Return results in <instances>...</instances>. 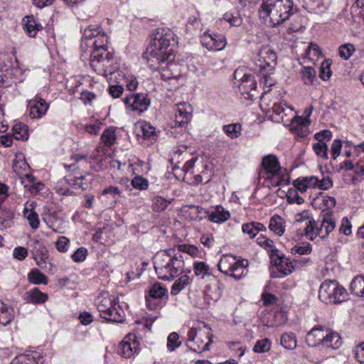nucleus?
Returning <instances> with one entry per match:
<instances>
[{"instance_id":"1","label":"nucleus","mask_w":364,"mask_h":364,"mask_svg":"<svg viewBox=\"0 0 364 364\" xmlns=\"http://www.w3.org/2000/svg\"><path fill=\"white\" fill-rule=\"evenodd\" d=\"M174 33L168 28H157L151 34L149 46L145 55L149 61L165 63V60H174Z\"/></svg>"},{"instance_id":"2","label":"nucleus","mask_w":364,"mask_h":364,"mask_svg":"<svg viewBox=\"0 0 364 364\" xmlns=\"http://www.w3.org/2000/svg\"><path fill=\"white\" fill-rule=\"evenodd\" d=\"M154 267L159 279L171 281L181 274L185 267L183 257L175 248L162 250L154 257Z\"/></svg>"},{"instance_id":"3","label":"nucleus","mask_w":364,"mask_h":364,"mask_svg":"<svg viewBox=\"0 0 364 364\" xmlns=\"http://www.w3.org/2000/svg\"><path fill=\"white\" fill-rule=\"evenodd\" d=\"M296 11L292 0H263L260 14L269 16L274 26L282 23Z\"/></svg>"},{"instance_id":"4","label":"nucleus","mask_w":364,"mask_h":364,"mask_svg":"<svg viewBox=\"0 0 364 364\" xmlns=\"http://www.w3.org/2000/svg\"><path fill=\"white\" fill-rule=\"evenodd\" d=\"M89 56L90 65L98 75L106 78L112 76L118 69L113 54L107 50V46L99 49L92 50L85 55Z\"/></svg>"},{"instance_id":"5","label":"nucleus","mask_w":364,"mask_h":364,"mask_svg":"<svg viewBox=\"0 0 364 364\" xmlns=\"http://www.w3.org/2000/svg\"><path fill=\"white\" fill-rule=\"evenodd\" d=\"M118 302L117 299L107 292H103L98 296L96 299V305L101 317L107 321L124 322L125 313Z\"/></svg>"},{"instance_id":"6","label":"nucleus","mask_w":364,"mask_h":364,"mask_svg":"<svg viewBox=\"0 0 364 364\" xmlns=\"http://www.w3.org/2000/svg\"><path fill=\"white\" fill-rule=\"evenodd\" d=\"M108 37L97 25H90L85 28L81 40L82 58L92 50L107 46Z\"/></svg>"},{"instance_id":"7","label":"nucleus","mask_w":364,"mask_h":364,"mask_svg":"<svg viewBox=\"0 0 364 364\" xmlns=\"http://www.w3.org/2000/svg\"><path fill=\"white\" fill-rule=\"evenodd\" d=\"M346 290L334 280H325L320 286L319 299L326 304H338L346 300Z\"/></svg>"},{"instance_id":"8","label":"nucleus","mask_w":364,"mask_h":364,"mask_svg":"<svg viewBox=\"0 0 364 364\" xmlns=\"http://www.w3.org/2000/svg\"><path fill=\"white\" fill-rule=\"evenodd\" d=\"M248 265L247 259L237 260L235 257L226 255L220 259L218 267L223 274L239 280L245 275V271Z\"/></svg>"},{"instance_id":"9","label":"nucleus","mask_w":364,"mask_h":364,"mask_svg":"<svg viewBox=\"0 0 364 364\" xmlns=\"http://www.w3.org/2000/svg\"><path fill=\"white\" fill-rule=\"evenodd\" d=\"M277 60V55L273 48L269 46H262L256 60V65L259 68V72L268 70V73H273Z\"/></svg>"},{"instance_id":"10","label":"nucleus","mask_w":364,"mask_h":364,"mask_svg":"<svg viewBox=\"0 0 364 364\" xmlns=\"http://www.w3.org/2000/svg\"><path fill=\"white\" fill-rule=\"evenodd\" d=\"M167 299V289L159 283L154 284L146 295V306L150 310L161 309Z\"/></svg>"},{"instance_id":"11","label":"nucleus","mask_w":364,"mask_h":364,"mask_svg":"<svg viewBox=\"0 0 364 364\" xmlns=\"http://www.w3.org/2000/svg\"><path fill=\"white\" fill-rule=\"evenodd\" d=\"M274 252L269 258L271 263L277 267L278 272H272L271 274L272 277H282L291 274L295 269L292 262L286 257L279 250H274Z\"/></svg>"},{"instance_id":"12","label":"nucleus","mask_w":364,"mask_h":364,"mask_svg":"<svg viewBox=\"0 0 364 364\" xmlns=\"http://www.w3.org/2000/svg\"><path fill=\"white\" fill-rule=\"evenodd\" d=\"M127 107L132 111L143 112L150 106V99L146 93H132L124 100Z\"/></svg>"},{"instance_id":"13","label":"nucleus","mask_w":364,"mask_h":364,"mask_svg":"<svg viewBox=\"0 0 364 364\" xmlns=\"http://www.w3.org/2000/svg\"><path fill=\"white\" fill-rule=\"evenodd\" d=\"M139 350V342L137 340V336L135 333H130L119 343L117 352L122 356L128 358L135 354H138Z\"/></svg>"},{"instance_id":"14","label":"nucleus","mask_w":364,"mask_h":364,"mask_svg":"<svg viewBox=\"0 0 364 364\" xmlns=\"http://www.w3.org/2000/svg\"><path fill=\"white\" fill-rule=\"evenodd\" d=\"M200 42L202 46L208 50L220 51L223 50L227 45L224 35L215 33H210L209 32H205L201 36Z\"/></svg>"},{"instance_id":"15","label":"nucleus","mask_w":364,"mask_h":364,"mask_svg":"<svg viewBox=\"0 0 364 364\" xmlns=\"http://www.w3.org/2000/svg\"><path fill=\"white\" fill-rule=\"evenodd\" d=\"M28 108L32 119H41L47 113L49 104L38 93L36 95L33 99L28 101Z\"/></svg>"},{"instance_id":"16","label":"nucleus","mask_w":364,"mask_h":364,"mask_svg":"<svg viewBox=\"0 0 364 364\" xmlns=\"http://www.w3.org/2000/svg\"><path fill=\"white\" fill-rule=\"evenodd\" d=\"M238 87L245 99L252 100L256 97L257 82L252 74H244Z\"/></svg>"},{"instance_id":"17","label":"nucleus","mask_w":364,"mask_h":364,"mask_svg":"<svg viewBox=\"0 0 364 364\" xmlns=\"http://www.w3.org/2000/svg\"><path fill=\"white\" fill-rule=\"evenodd\" d=\"M336 228V221L333 218V211L326 212L319 220L318 227H316V232L315 236H318L321 239H325L328 237Z\"/></svg>"},{"instance_id":"18","label":"nucleus","mask_w":364,"mask_h":364,"mask_svg":"<svg viewBox=\"0 0 364 364\" xmlns=\"http://www.w3.org/2000/svg\"><path fill=\"white\" fill-rule=\"evenodd\" d=\"M330 328L323 326H316L308 332L306 336V342L309 347L321 346L325 339V335Z\"/></svg>"},{"instance_id":"19","label":"nucleus","mask_w":364,"mask_h":364,"mask_svg":"<svg viewBox=\"0 0 364 364\" xmlns=\"http://www.w3.org/2000/svg\"><path fill=\"white\" fill-rule=\"evenodd\" d=\"M301 6L309 13H324L331 4V0H298Z\"/></svg>"},{"instance_id":"20","label":"nucleus","mask_w":364,"mask_h":364,"mask_svg":"<svg viewBox=\"0 0 364 364\" xmlns=\"http://www.w3.org/2000/svg\"><path fill=\"white\" fill-rule=\"evenodd\" d=\"M209 284L205 289V296L213 301H217L223 294V284L214 276L208 279Z\"/></svg>"},{"instance_id":"21","label":"nucleus","mask_w":364,"mask_h":364,"mask_svg":"<svg viewBox=\"0 0 364 364\" xmlns=\"http://www.w3.org/2000/svg\"><path fill=\"white\" fill-rule=\"evenodd\" d=\"M159 66L154 68L160 74L161 78L164 80H176L179 76L175 70L177 65L173 63V60H165V63H157Z\"/></svg>"},{"instance_id":"22","label":"nucleus","mask_w":364,"mask_h":364,"mask_svg":"<svg viewBox=\"0 0 364 364\" xmlns=\"http://www.w3.org/2000/svg\"><path fill=\"white\" fill-rule=\"evenodd\" d=\"M22 25L24 32L31 38H35L37 33L43 28L42 24L33 15L24 16Z\"/></svg>"},{"instance_id":"23","label":"nucleus","mask_w":364,"mask_h":364,"mask_svg":"<svg viewBox=\"0 0 364 364\" xmlns=\"http://www.w3.org/2000/svg\"><path fill=\"white\" fill-rule=\"evenodd\" d=\"M262 165L265 172L274 179L278 172L281 171V166L277 157L273 154H269L263 157Z\"/></svg>"},{"instance_id":"24","label":"nucleus","mask_w":364,"mask_h":364,"mask_svg":"<svg viewBox=\"0 0 364 364\" xmlns=\"http://www.w3.org/2000/svg\"><path fill=\"white\" fill-rule=\"evenodd\" d=\"M137 136H141L144 139L149 140L151 143L157 139V132L154 127L149 122H144L137 127Z\"/></svg>"},{"instance_id":"25","label":"nucleus","mask_w":364,"mask_h":364,"mask_svg":"<svg viewBox=\"0 0 364 364\" xmlns=\"http://www.w3.org/2000/svg\"><path fill=\"white\" fill-rule=\"evenodd\" d=\"M342 344V340L340 334L332 329L325 335V339L322 343V346L333 350L338 349Z\"/></svg>"},{"instance_id":"26","label":"nucleus","mask_w":364,"mask_h":364,"mask_svg":"<svg viewBox=\"0 0 364 364\" xmlns=\"http://www.w3.org/2000/svg\"><path fill=\"white\" fill-rule=\"evenodd\" d=\"M24 300L28 303L43 304L48 300L47 294L41 292L38 288L35 287L23 295Z\"/></svg>"},{"instance_id":"27","label":"nucleus","mask_w":364,"mask_h":364,"mask_svg":"<svg viewBox=\"0 0 364 364\" xmlns=\"http://www.w3.org/2000/svg\"><path fill=\"white\" fill-rule=\"evenodd\" d=\"M14 318V310L0 300V325L6 326Z\"/></svg>"},{"instance_id":"28","label":"nucleus","mask_w":364,"mask_h":364,"mask_svg":"<svg viewBox=\"0 0 364 364\" xmlns=\"http://www.w3.org/2000/svg\"><path fill=\"white\" fill-rule=\"evenodd\" d=\"M269 228L277 235L282 236L285 231V221L280 215H274L269 220Z\"/></svg>"},{"instance_id":"29","label":"nucleus","mask_w":364,"mask_h":364,"mask_svg":"<svg viewBox=\"0 0 364 364\" xmlns=\"http://www.w3.org/2000/svg\"><path fill=\"white\" fill-rule=\"evenodd\" d=\"M230 218V213L228 210H225L222 206H217L215 211L208 213L209 220L216 223H224Z\"/></svg>"},{"instance_id":"30","label":"nucleus","mask_w":364,"mask_h":364,"mask_svg":"<svg viewBox=\"0 0 364 364\" xmlns=\"http://www.w3.org/2000/svg\"><path fill=\"white\" fill-rule=\"evenodd\" d=\"M192 282V279L188 277V275L183 274L178 279H176L172 285L171 294L172 295H177L180 293L183 289H184L187 286L191 284Z\"/></svg>"},{"instance_id":"31","label":"nucleus","mask_w":364,"mask_h":364,"mask_svg":"<svg viewBox=\"0 0 364 364\" xmlns=\"http://www.w3.org/2000/svg\"><path fill=\"white\" fill-rule=\"evenodd\" d=\"M31 254L35 261L48 259V250L45 245L39 241L35 242Z\"/></svg>"},{"instance_id":"32","label":"nucleus","mask_w":364,"mask_h":364,"mask_svg":"<svg viewBox=\"0 0 364 364\" xmlns=\"http://www.w3.org/2000/svg\"><path fill=\"white\" fill-rule=\"evenodd\" d=\"M351 293L364 297V277L357 276L354 277L350 285Z\"/></svg>"},{"instance_id":"33","label":"nucleus","mask_w":364,"mask_h":364,"mask_svg":"<svg viewBox=\"0 0 364 364\" xmlns=\"http://www.w3.org/2000/svg\"><path fill=\"white\" fill-rule=\"evenodd\" d=\"M301 80L306 85H313L316 80V72L315 69L311 66H304L301 72Z\"/></svg>"},{"instance_id":"34","label":"nucleus","mask_w":364,"mask_h":364,"mask_svg":"<svg viewBox=\"0 0 364 364\" xmlns=\"http://www.w3.org/2000/svg\"><path fill=\"white\" fill-rule=\"evenodd\" d=\"M280 344L287 350H294L296 347V338L294 333L287 332L281 336Z\"/></svg>"},{"instance_id":"35","label":"nucleus","mask_w":364,"mask_h":364,"mask_svg":"<svg viewBox=\"0 0 364 364\" xmlns=\"http://www.w3.org/2000/svg\"><path fill=\"white\" fill-rule=\"evenodd\" d=\"M28 281L34 284H47L48 278L38 269L33 268L28 274Z\"/></svg>"},{"instance_id":"36","label":"nucleus","mask_w":364,"mask_h":364,"mask_svg":"<svg viewBox=\"0 0 364 364\" xmlns=\"http://www.w3.org/2000/svg\"><path fill=\"white\" fill-rule=\"evenodd\" d=\"M364 178V156H360L357 154L355 159V175L352 177V181L355 183Z\"/></svg>"},{"instance_id":"37","label":"nucleus","mask_w":364,"mask_h":364,"mask_svg":"<svg viewBox=\"0 0 364 364\" xmlns=\"http://www.w3.org/2000/svg\"><path fill=\"white\" fill-rule=\"evenodd\" d=\"M13 134L16 140L26 141L28 139V126L22 123L16 124L13 127Z\"/></svg>"},{"instance_id":"38","label":"nucleus","mask_w":364,"mask_h":364,"mask_svg":"<svg viewBox=\"0 0 364 364\" xmlns=\"http://www.w3.org/2000/svg\"><path fill=\"white\" fill-rule=\"evenodd\" d=\"M257 243L262 247H263L269 254V256L270 257L272 255L273 253H274V250H278L274 245L273 240L260 235L257 239Z\"/></svg>"},{"instance_id":"39","label":"nucleus","mask_w":364,"mask_h":364,"mask_svg":"<svg viewBox=\"0 0 364 364\" xmlns=\"http://www.w3.org/2000/svg\"><path fill=\"white\" fill-rule=\"evenodd\" d=\"M193 270L196 276L202 275V278L205 276L209 278L213 276L210 267L204 262H195L193 264Z\"/></svg>"},{"instance_id":"40","label":"nucleus","mask_w":364,"mask_h":364,"mask_svg":"<svg viewBox=\"0 0 364 364\" xmlns=\"http://www.w3.org/2000/svg\"><path fill=\"white\" fill-rule=\"evenodd\" d=\"M223 130L229 137L235 139L241 134V125L238 123L224 125Z\"/></svg>"},{"instance_id":"41","label":"nucleus","mask_w":364,"mask_h":364,"mask_svg":"<svg viewBox=\"0 0 364 364\" xmlns=\"http://www.w3.org/2000/svg\"><path fill=\"white\" fill-rule=\"evenodd\" d=\"M115 131L112 129H106L101 135L102 142L107 146L110 147L115 143Z\"/></svg>"},{"instance_id":"42","label":"nucleus","mask_w":364,"mask_h":364,"mask_svg":"<svg viewBox=\"0 0 364 364\" xmlns=\"http://www.w3.org/2000/svg\"><path fill=\"white\" fill-rule=\"evenodd\" d=\"M312 251L311 245L309 242H302L294 245L291 252L293 255L298 254L299 255H309Z\"/></svg>"},{"instance_id":"43","label":"nucleus","mask_w":364,"mask_h":364,"mask_svg":"<svg viewBox=\"0 0 364 364\" xmlns=\"http://www.w3.org/2000/svg\"><path fill=\"white\" fill-rule=\"evenodd\" d=\"M223 20L228 22L232 26H240L242 23V18L238 12H226L223 15Z\"/></svg>"},{"instance_id":"44","label":"nucleus","mask_w":364,"mask_h":364,"mask_svg":"<svg viewBox=\"0 0 364 364\" xmlns=\"http://www.w3.org/2000/svg\"><path fill=\"white\" fill-rule=\"evenodd\" d=\"M170 201L161 196H156L153 199V210L156 212L164 211L170 204Z\"/></svg>"},{"instance_id":"45","label":"nucleus","mask_w":364,"mask_h":364,"mask_svg":"<svg viewBox=\"0 0 364 364\" xmlns=\"http://www.w3.org/2000/svg\"><path fill=\"white\" fill-rule=\"evenodd\" d=\"M179 340V335L176 332H172L169 334L167 338V348L169 351L172 352L178 348L181 343Z\"/></svg>"},{"instance_id":"46","label":"nucleus","mask_w":364,"mask_h":364,"mask_svg":"<svg viewBox=\"0 0 364 364\" xmlns=\"http://www.w3.org/2000/svg\"><path fill=\"white\" fill-rule=\"evenodd\" d=\"M271 348V341L268 338L259 340L256 342L253 350L257 353L268 352Z\"/></svg>"},{"instance_id":"47","label":"nucleus","mask_w":364,"mask_h":364,"mask_svg":"<svg viewBox=\"0 0 364 364\" xmlns=\"http://www.w3.org/2000/svg\"><path fill=\"white\" fill-rule=\"evenodd\" d=\"M87 176H69L68 177H65V180L66 183L72 186L73 188L77 189L83 190L85 186H83L82 184V181L86 180Z\"/></svg>"},{"instance_id":"48","label":"nucleus","mask_w":364,"mask_h":364,"mask_svg":"<svg viewBox=\"0 0 364 364\" xmlns=\"http://www.w3.org/2000/svg\"><path fill=\"white\" fill-rule=\"evenodd\" d=\"M24 216L29 222L31 228L37 229L39 227L38 215L34 211H29L27 208L24 209Z\"/></svg>"},{"instance_id":"49","label":"nucleus","mask_w":364,"mask_h":364,"mask_svg":"<svg viewBox=\"0 0 364 364\" xmlns=\"http://www.w3.org/2000/svg\"><path fill=\"white\" fill-rule=\"evenodd\" d=\"M313 149L315 153L323 159H327L328 156V146L325 142L318 141L313 145Z\"/></svg>"},{"instance_id":"50","label":"nucleus","mask_w":364,"mask_h":364,"mask_svg":"<svg viewBox=\"0 0 364 364\" xmlns=\"http://www.w3.org/2000/svg\"><path fill=\"white\" fill-rule=\"evenodd\" d=\"M318 223H319V220L316 222L314 220H309L306 224V227L305 228V235L310 240H314L316 237L315 236V233L316 232V227H318Z\"/></svg>"},{"instance_id":"51","label":"nucleus","mask_w":364,"mask_h":364,"mask_svg":"<svg viewBox=\"0 0 364 364\" xmlns=\"http://www.w3.org/2000/svg\"><path fill=\"white\" fill-rule=\"evenodd\" d=\"M355 49L353 44L346 43L339 47V55L344 60H348L355 52Z\"/></svg>"},{"instance_id":"52","label":"nucleus","mask_w":364,"mask_h":364,"mask_svg":"<svg viewBox=\"0 0 364 364\" xmlns=\"http://www.w3.org/2000/svg\"><path fill=\"white\" fill-rule=\"evenodd\" d=\"M131 183L134 188L140 191L146 190L149 187L148 180L139 176H135Z\"/></svg>"},{"instance_id":"53","label":"nucleus","mask_w":364,"mask_h":364,"mask_svg":"<svg viewBox=\"0 0 364 364\" xmlns=\"http://www.w3.org/2000/svg\"><path fill=\"white\" fill-rule=\"evenodd\" d=\"M212 337H213L212 335L207 336V338H208V342L206 343L203 346H201V345L203 343V340L197 338V340L195 341V342H194V343L197 345V348H193L191 346H189L188 345H187V346H188V348H189L190 350L193 351V352H197L198 350H200V352L201 351L208 350H209V346H210V343L213 342Z\"/></svg>"},{"instance_id":"54","label":"nucleus","mask_w":364,"mask_h":364,"mask_svg":"<svg viewBox=\"0 0 364 364\" xmlns=\"http://www.w3.org/2000/svg\"><path fill=\"white\" fill-rule=\"evenodd\" d=\"M287 200L290 203H297L299 205L302 204L304 202L303 198H301L296 189L289 188L287 193Z\"/></svg>"},{"instance_id":"55","label":"nucleus","mask_w":364,"mask_h":364,"mask_svg":"<svg viewBox=\"0 0 364 364\" xmlns=\"http://www.w3.org/2000/svg\"><path fill=\"white\" fill-rule=\"evenodd\" d=\"M330 67L331 63L327 60H325L321 63L319 70V77L323 80H328L331 77L332 72Z\"/></svg>"},{"instance_id":"56","label":"nucleus","mask_w":364,"mask_h":364,"mask_svg":"<svg viewBox=\"0 0 364 364\" xmlns=\"http://www.w3.org/2000/svg\"><path fill=\"white\" fill-rule=\"evenodd\" d=\"M267 179L271 181V183L272 186H285L289 183L290 178L289 175L286 176H280L279 172H278L274 179H272V177L267 176Z\"/></svg>"},{"instance_id":"57","label":"nucleus","mask_w":364,"mask_h":364,"mask_svg":"<svg viewBox=\"0 0 364 364\" xmlns=\"http://www.w3.org/2000/svg\"><path fill=\"white\" fill-rule=\"evenodd\" d=\"M176 252H186L191 256H196L198 253V248L192 245H181L178 247Z\"/></svg>"},{"instance_id":"58","label":"nucleus","mask_w":364,"mask_h":364,"mask_svg":"<svg viewBox=\"0 0 364 364\" xmlns=\"http://www.w3.org/2000/svg\"><path fill=\"white\" fill-rule=\"evenodd\" d=\"M70 240L64 236H60L55 242L56 249L60 252H65L68 251Z\"/></svg>"},{"instance_id":"59","label":"nucleus","mask_w":364,"mask_h":364,"mask_svg":"<svg viewBox=\"0 0 364 364\" xmlns=\"http://www.w3.org/2000/svg\"><path fill=\"white\" fill-rule=\"evenodd\" d=\"M87 250L85 247L78 248L73 255L72 259L76 262H83L86 259Z\"/></svg>"},{"instance_id":"60","label":"nucleus","mask_w":364,"mask_h":364,"mask_svg":"<svg viewBox=\"0 0 364 364\" xmlns=\"http://www.w3.org/2000/svg\"><path fill=\"white\" fill-rule=\"evenodd\" d=\"M11 364H36L33 358L28 355H21L13 359Z\"/></svg>"},{"instance_id":"61","label":"nucleus","mask_w":364,"mask_h":364,"mask_svg":"<svg viewBox=\"0 0 364 364\" xmlns=\"http://www.w3.org/2000/svg\"><path fill=\"white\" fill-rule=\"evenodd\" d=\"M13 256L15 259L22 261L28 256V250L23 247H15L13 250Z\"/></svg>"},{"instance_id":"62","label":"nucleus","mask_w":364,"mask_h":364,"mask_svg":"<svg viewBox=\"0 0 364 364\" xmlns=\"http://www.w3.org/2000/svg\"><path fill=\"white\" fill-rule=\"evenodd\" d=\"M351 223L347 218H343L341 220V224L339 228V232L345 235L351 234Z\"/></svg>"},{"instance_id":"63","label":"nucleus","mask_w":364,"mask_h":364,"mask_svg":"<svg viewBox=\"0 0 364 364\" xmlns=\"http://www.w3.org/2000/svg\"><path fill=\"white\" fill-rule=\"evenodd\" d=\"M342 141L341 139L333 140L331 147V154L333 159H336L340 155Z\"/></svg>"},{"instance_id":"64","label":"nucleus","mask_w":364,"mask_h":364,"mask_svg":"<svg viewBox=\"0 0 364 364\" xmlns=\"http://www.w3.org/2000/svg\"><path fill=\"white\" fill-rule=\"evenodd\" d=\"M315 139L320 142H324L323 141L326 139L327 141H330L332 137V133L328 129H324L316 133L314 135Z\"/></svg>"}]
</instances>
